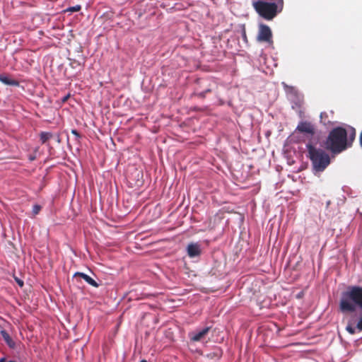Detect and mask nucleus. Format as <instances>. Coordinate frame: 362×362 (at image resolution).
Returning a JSON list of instances; mask_svg holds the SVG:
<instances>
[{
  "mask_svg": "<svg viewBox=\"0 0 362 362\" xmlns=\"http://www.w3.org/2000/svg\"><path fill=\"white\" fill-rule=\"evenodd\" d=\"M40 210H41V206L40 205H38V204H35L33 207V214L34 215H37V214H39Z\"/></svg>",
  "mask_w": 362,
  "mask_h": 362,
  "instance_id": "obj_17",
  "label": "nucleus"
},
{
  "mask_svg": "<svg viewBox=\"0 0 362 362\" xmlns=\"http://www.w3.org/2000/svg\"><path fill=\"white\" fill-rule=\"evenodd\" d=\"M210 329H211V327H207L199 332L190 333L189 337H190L191 341H199L209 333Z\"/></svg>",
  "mask_w": 362,
  "mask_h": 362,
  "instance_id": "obj_8",
  "label": "nucleus"
},
{
  "mask_svg": "<svg viewBox=\"0 0 362 362\" xmlns=\"http://www.w3.org/2000/svg\"><path fill=\"white\" fill-rule=\"evenodd\" d=\"M16 283L21 286V287H23V285H24V282L23 280L18 279V278H16Z\"/></svg>",
  "mask_w": 362,
  "mask_h": 362,
  "instance_id": "obj_20",
  "label": "nucleus"
},
{
  "mask_svg": "<svg viewBox=\"0 0 362 362\" xmlns=\"http://www.w3.org/2000/svg\"><path fill=\"white\" fill-rule=\"evenodd\" d=\"M252 6L259 16L267 21L273 20L284 7V0L276 2L259 0L252 3Z\"/></svg>",
  "mask_w": 362,
  "mask_h": 362,
  "instance_id": "obj_3",
  "label": "nucleus"
},
{
  "mask_svg": "<svg viewBox=\"0 0 362 362\" xmlns=\"http://www.w3.org/2000/svg\"><path fill=\"white\" fill-rule=\"evenodd\" d=\"M339 309L342 313H354L358 310L360 313L352 315L348 320L346 330L350 334L362 332V286H349L341 293Z\"/></svg>",
  "mask_w": 362,
  "mask_h": 362,
  "instance_id": "obj_1",
  "label": "nucleus"
},
{
  "mask_svg": "<svg viewBox=\"0 0 362 362\" xmlns=\"http://www.w3.org/2000/svg\"><path fill=\"white\" fill-rule=\"evenodd\" d=\"M281 84H282V86L284 87V90L287 93H290V94H293V95H296V94L297 91H296V89L295 87L288 86L285 82H282Z\"/></svg>",
  "mask_w": 362,
  "mask_h": 362,
  "instance_id": "obj_14",
  "label": "nucleus"
},
{
  "mask_svg": "<svg viewBox=\"0 0 362 362\" xmlns=\"http://www.w3.org/2000/svg\"><path fill=\"white\" fill-rule=\"evenodd\" d=\"M4 358H1V359L0 360V362H4Z\"/></svg>",
  "mask_w": 362,
  "mask_h": 362,
  "instance_id": "obj_27",
  "label": "nucleus"
},
{
  "mask_svg": "<svg viewBox=\"0 0 362 362\" xmlns=\"http://www.w3.org/2000/svg\"><path fill=\"white\" fill-rule=\"evenodd\" d=\"M356 137V130L354 128L351 129L350 132H348V147L350 146L355 139Z\"/></svg>",
  "mask_w": 362,
  "mask_h": 362,
  "instance_id": "obj_15",
  "label": "nucleus"
},
{
  "mask_svg": "<svg viewBox=\"0 0 362 362\" xmlns=\"http://www.w3.org/2000/svg\"><path fill=\"white\" fill-rule=\"evenodd\" d=\"M81 9V6L80 5H76L74 6L69 7L67 8V11L70 12H77Z\"/></svg>",
  "mask_w": 362,
  "mask_h": 362,
  "instance_id": "obj_16",
  "label": "nucleus"
},
{
  "mask_svg": "<svg viewBox=\"0 0 362 362\" xmlns=\"http://www.w3.org/2000/svg\"><path fill=\"white\" fill-rule=\"evenodd\" d=\"M360 144L362 146V131H361V133L360 134Z\"/></svg>",
  "mask_w": 362,
  "mask_h": 362,
  "instance_id": "obj_22",
  "label": "nucleus"
},
{
  "mask_svg": "<svg viewBox=\"0 0 362 362\" xmlns=\"http://www.w3.org/2000/svg\"><path fill=\"white\" fill-rule=\"evenodd\" d=\"M296 130L301 133H306L310 135L315 134V128L313 125L308 122H301L298 124Z\"/></svg>",
  "mask_w": 362,
  "mask_h": 362,
  "instance_id": "obj_6",
  "label": "nucleus"
},
{
  "mask_svg": "<svg viewBox=\"0 0 362 362\" xmlns=\"http://www.w3.org/2000/svg\"><path fill=\"white\" fill-rule=\"evenodd\" d=\"M211 92V90L210 89H206L205 91L204 92H200V93H196V95L199 97V98H204L205 97V95L206 93H209Z\"/></svg>",
  "mask_w": 362,
  "mask_h": 362,
  "instance_id": "obj_18",
  "label": "nucleus"
},
{
  "mask_svg": "<svg viewBox=\"0 0 362 362\" xmlns=\"http://www.w3.org/2000/svg\"><path fill=\"white\" fill-rule=\"evenodd\" d=\"M222 356V351L219 348H216L212 352L207 354V357L214 359L215 358H220Z\"/></svg>",
  "mask_w": 362,
  "mask_h": 362,
  "instance_id": "obj_12",
  "label": "nucleus"
},
{
  "mask_svg": "<svg viewBox=\"0 0 362 362\" xmlns=\"http://www.w3.org/2000/svg\"><path fill=\"white\" fill-rule=\"evenodd\" d=\"M74 276H80L83 279H84L88 284L91 285L93 287H98V284H97V282L93 279H92L90 276H89L88 275L84 274V273H81V272H76L75 274H74Z\"/></svg>",
  "mask_w": 362,
  "mask_h": 362,
  "instance_id": "obj_9",
  "label": "nucleus"
},
{
  "mask_svg": "<svg viewBox=\"0 0 362 362\" xmlns=\"http://www.w3.org/2000/svg\"><path fill=\"white\" fill-rule=\"evenodd\" d=\"M187 255L189 257H198L201 255L202 250L198 243H190L187 247Z\"/></svg>",
  "mask_w": 362,
  "mask_h": 362,
  "instance_id": "obj_7",
  "label": "nucleus"
},
{
  "mask_svg": "<svg viewBox=\"0 0 362 362\" xmlns=\"http://www.w3.org/2000/svg\"><path fill=\"white\" fill-rule=\"evenodd\" d=\"M243 37L245 40L247 39V37H246V33H245V30L243 31Z\"/></svg>",
  "mask_w": 362,
  "mask_h": 362,
  "instance_id": "obj_23",
  "label": "nucleus"
},
{
  "mask_svg": "<svg viewBox=\"0 0 362 362\" xmlns=\"http://www.w3.org/2000/svg\"><path fill=\"white\" fill-rule=\"evenodd\" d=\"M257 40L258 42H264L269 45L273 44L272 32L267 25L259 24Z\"/></svg>",
  "mask_w": 362,
  "mask_h": 362,
  "instance_id": "obj_5",
  "label": "nucleus"
},
{
  "mask_svg": "<svg viewBox=\"0 0 362 362\" xmlns=\"http://www.w3.org/2000/svg\"><path fill=\"white\" fill-rule=\"evenodd\" d=\"M30 160H35V156H30Z\"/></svg>",
  "mask_w": 362,
  "mask_h": 362,
  "instance_id": "obj_24",
  "label": "nucleus"
},
{
  "mask_svg": "<svg viewBox=\"0 0 362 362\" xmlns=\"http://www.w3.org/2000/svg\"><path fill=\"white\" fill-rule=\"evenodd\" d=\"M0 81L8 86H18L19 85V82L18 81L11 79L8 76L2 74H0Z\"/></svg>",
  "mask_w": 362,
  "mask_h": 362,
  "instance_id": "obj_10",
  "label": "nucleus"
},
{
  "mask_svg": "<svg viewBox=\"0 0 362 362\" xmlns=\"http://www.w3.org/2000/svg\"><path fill=\"white\" fill-rule=\"evenodd\" d=\"M68 98H69V96L64 97V99H63V101L65 102L67 100Z\"/></svg>",
  "mask_w": 362,
  "mask_h": 362,
  "instance_id": "obj_25",
  "label": "nucleus"
},
{
  "mask_svg": "<svg viewBox=\"0 0 362 362\" xmlns=\"http://www.w3.org/2000/svg\"><path fill=\"white\" fill-rule=\"evenodd\" d=\"M0 333L8 346L11 348H14L16 344L10 337L9 334L6 330H1Z\"/></svg>",
  "mask_w": 362,
  "mask_h": 362,
  "instance_id": "obj_11",
  "label": "nucleus"
},
{
  "mask_svg": "<svg viewBox=\"0 0 362 362\" xmlns=\"http://www.w3.org/2000/svg\"><path fill=\"white\" fill-rule=\"evenodd\" d=\"M71 134L76 136L77 140H78L81 138V134L78 133V132L76 129H72Z\"/></svg>",
  "mask_w": 362,
  "mask_h": 362,
  "instance_id": "obj_19",
  "label": "nucleus"
},
{
  "mask_svg": "<svg viewBox=\"0 0 362 362\" xmlns=\"http://www.w3.org/2000/svg\"><path fill=\"white\" fill-rule=\"evenodd\" d=\"M330 204V201L327 202V206H328Z\"/></svg>",
  "mask_w": 362,
  "mask_h": 362,
  "instance_id": "obj_26",
  "label": "nucleus"
},
{
  "mask_svg": "<svg viewBox=\"0 0 362 362\" xmlns=\"http://www.w3.org/2000/svg\"><path fill=\"white\" fill-rule=\"evenodd\" d=\"M327 117V112H321L320 113V119H321V121H322L323 119H325Z\"/></svg>",
  "mask_w": 362,
  "mask_h": 362,
  "instance_id": "obj_21",
  "label": "nucleus"
},
{
  "mask_svg": "<svg viewBox=\"0 0 362 362\" xmlns=\"http://www.w3.org/2000/svg\"><path fill=\"white\" fill-rule=\"evenodd\" d=\"M325 146L334 154L344 151L348 148V132L341 127L334 128L329 132Z\"/></svg>",
  "mask_w": 362,
  "mask_h": 362,
  "instance_id": "obj_2",
  "label": "nucleus"
},
{
  "mask_svg": "<svg viewBox=\"0 0 362 362\" xmlns=\"http://www.w3.org/2000/svg\"><path fill=\"white\" fill-rule=\"evenodd\" d=\"M140 362H147L146 360H142Z\"/></svg>",
  "mask_w": 362,
  "mask_h": 362,
  "instance_id": "obj_28",
  "label": "nucleus"
},
{
  "mask_svg": "<svg viewBox=\"0 0 362 362\" xmlns=\"http://www.w3.org/2000/svg\"><path fill=\"white\" fill-rule=\"evenodd\" d=\"M40 141L42 144H45L49 139L52 137V134L50 132H42L40 133Z\"/></svg>",
  "mask_w": 362,
  "mask_h": 362,
  "instance_id": "obj_13",
  "label": "nucleus"
},
{
  "mask_svg": "<svg viewBox=\"0 0 362 362\" xmlns=\"http://www.w3.org/2000/svg\"><path fill=\"white\" fill-rule=\"evenodd\" d=\"M307 148L313 170L315 172L324 171L330 163L329 154L324 150L317 148L311 144L308 145Z\"/></svg>",
  "mask_w": 362,
  "mask_h": 362,
  "instance_id": "obj_4",
  "label": "nucleus"
}]
</instances>
